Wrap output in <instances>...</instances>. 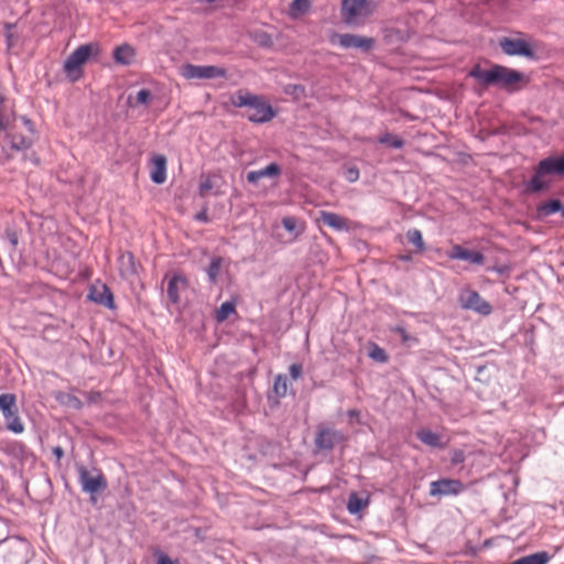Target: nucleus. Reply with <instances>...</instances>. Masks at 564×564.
Instances as JSON below:
<instances>
[{
	"mask_svg": "<svg viewBox=\"0 0 564 564\" xmlns=\"http://www.w3.org/2000/svg\"><path fill=\"white\" fill-rule=\"evenodd\" d=\"M469 76L475 78L482 86H498L509 93L521 89L525 84V77L521 72L502 66L492 65L488 69H484L480 65H475Z\"/></svg>",
	"mask_w": 564,
	"mask_h": 564,
	"instance_id": "nucleus-1",
	"label": "nucleus"
},
{
	"mask_svg": "<svg viewBox=\"0 0 564 564\" xmlns=\"http://www.w3.org/2000/svg\"><path fill=\"white\" fill-rule=\"evenodd\" d=\"M237 107H246V117L256 123H264L275 117V111L263 96L251 94L248 90H238L232 97Z\"/></svg>",
	"mask_w": 564,
	"mask_h": 564,
	"instance_id": "nucleus-2",
	"label": "nucleus"
},
{
	"mask_svg": "<svg viewBox=\"0 0 564 564\" xmlns=\"http://www.w3.org/2000/svg\"><path fill=\"white\" fill-rule=\"evenodd\" d=\"M564 175V156H549L539 162L534 174L528 183V189L538 193L547 189L552 184V175Z\"/></svg>",
	"mask_w": 564,
	"mask_h": 564,
	"instance_id": "nucleus-3",
	"label": "nucleus"
},
{
	"mask_svg": "<svg viewBox=\"0 0 564 564\" xmlns=\"http://www.w3.org/2000/svg\"><path fill=\"white\" fill-rule=\"evenodd\" d=\"M98 44L89 43L78 46L65 61L64 70L72 82L78 80L83 75V65L91 55H98Z\"/></svg>",
	"mask_w": 564,
	"mask_h": 564,
	"instance_id": "nucleus-4",
	"label": "nucleus"
},
{
	"mask_svg": "<svg viewBox=\"0 0 564 564\" xmlns=\"http://www.w3.org/2000/svg\"><path fill=\"white\" fill-rule=\"evenodd\" d=\"M7 131V138L12 150L21 151L32 145L34 128L33 123L28 118H21L20 122L15 120Z\"/></svg>",
	"mask_w": 564,
	"mask_h": 564,
	"instance_id": "nucleus-5",
	"label": "nucleus"
},
{
	"mask_svg": "<svg viewBox=\"0 0 564 564\" xmlns=\"http://www.w3.org/2000/svg\"><path fill=\"white\" fill-rule=\"evenodd\" d=\"M373 8L368 0H343L341 18L348 25H361L371 15Z\"/></svg>",
	"mask_w": 564,
	"mask_h": 564,
	"instance_id": "nucleus-6",
	"label": "nucleus"
},
{
	"mask_svg": "<svg viewBox=\"0 0 564 564\" xmlns=\"http://www.w3.org/2000/svg\"><path fill=\"white\" fill-rule=\"evenodd\" d=\"M0 412L6 422V427L14 434H21L24 431V424L19 416L17 397L13 393L0 394Z\"/></svg>",
	"mask_w": 564,
	"mask_h": 564,
	"instance_id": "nucleus-7",
	"label": "nucleus"
},
{
	"mask_svg": "<svg viewBox=\"0 0 564 564\" xmlns=\"http://www.w3.org/2000/svg\"><path fill=\"white\" fill-rule=\"evenodd\" d=\"M329 42L332 44H338L344 48H359L364 52H369L375 47V39L356 35V34H339V33H333L329 36Z\"/></svg>",
	"mask_w": 564,
	"mask_h": 564,
	"instance_id": "nucleus-8",
	"label": "nucleus"
},
{
	"mask_svg": "<svg viewBox=\"0 0 564 564\" xmlns=\"http://www.w3.org/2000/svg\"><path fill=\"white\" fill-rule=\"evenodd\" d=\"M458 301L463 308L475 311L481 315H489L492 311L491 305L477 291L470 289L463 290Z\"/></svg>",
	"mask_w": 564,
	"mask_h": 564,
	"instance_id": "nucleus-9",
	"label": "nucleus"
},
{
	"mask_svg": "<svg viewBox=\"0 0 564 564\" xmlns=\"http://www.w3.org/2000/svg\"><path fill=\"white\" fill-rule=\"evenodd\" d=\"M465 490V485L458 479L442 478L430 484V495L457 496Z\"/></svg>",
	"mask_w": 564,
	"mask_h": 564,
	"instance_id": "nucleus-10",
	"label": "nucleus"
},
{
	"mask_svg": "<svg viewBox=\"0 0 564 564\" xmlns=\"http://www.w3.org/2000/svg\"><path fill=\"white\" fill-rule=\"evenodd\" d=\"M79 473V481L82 484L83 490L89 494L98 492L107 487V481L104 475L96 470L94 473L89 471L85 467H80L78 469Z\"/></svg>",
	"mask_w": 564,
	"mask_h": 564,
	"instance_id": "nucleus-11",
	"label": "nucleus"
},
{
	"mask_svg": "<svg viewBox=\"0 0 564 564\" xmlns=\"http://www.w3.org/2000/svg\"><path fill=\"white\" fill-rule=\"evenodd\" d=\"M344 434L335 429L330 427H319L316 437L315 445L319 449H333L336 445L345 442Z\"/></svg>",
	"mask_w": 564,
	"mask_h": 564,
	"instance_id": "nucleus-12",
	"label": "nucleus"
},
{
	"mask_svg": "<svg viewBox=\"0 0 564 564\" xmlns=\"http://www.w3.org/2000/svg\"><path fill=\"white\" fill-rule=\"evenodd\" d=\"M499 44L503 53L507 55H519L525 57L533 56V50L531 45L521 39L503 37L500 40Z\"/></svg>",
	"mask_w": 564,
	"mask_h": 564,
	"instance_id": "nucleus-13",
	"label": "nucleus"
},
{
	"mask_svg": "<svg viewBox=\"0 0 564 564\" xmlns=\"http://www.w3.org/2000/svg\"><path fill=\"white\" fill-rule=\"evenodd\" d=\"M447 257L452 260H465L476 265L485 263V256L480 251L466 249L460 245H454L447 252Z\"/></svg>",
	"mask_w": 564,
	"mask_h": 564,
	"instance_id": "nucleus-14",
	"label": "nucleus"
},
{
	"mask_svg": "<svg viewBox=\"0 0 564 564\" xmlns=\"http://www.w3.org/2000/svg\"><path fill=\"white\" fill-rule=\"evenodd\" d=\"M188 282L182 274H173L167 282V297L171 303L178 304L181 302L182 294L187 290Z\"/></svg>",
	"mask_w": 564,
	"mask_h": 564,
	"instance_id": "nucleus-15",
	"label": "nucleus"
},
{
	"mask_svg": "<svg viewBox=\"0 0 564 564\" xmlns=\"http://www.w3.org/2000/svg\"><path fill=\"white\" fill-rule=\"evenodd\" d=\"M3 551V558L8 564H23L25 562L26 545L24 542L7 543Z\"/></svg>",
	"mask_w": 564,
	"mask_h": 564,
	"instance_id": "nucleus-16",
	"label": "nucleus"
},
{
	"mask_svg": "<svg viewBox=\"0 0 564 564\" xmlns=\"http://www.w3.org/2000/svg\"><path fill=\"white\" fill-rule=\"evenodd\" d=\"M150 177L155 184H163L166 181V158L162 154H154L150 162Z\"/></svg>",
	"mask_w": 564,
	"mask_h": 564,
	"instance_id": "nucleus-17",
	"label": "nucleus"
},
{
	"mask_svg": "<svg viewBox=\"0 0 564 564\" xmlns=\"http://www.w3.org/2000/svg\"><path fill=\"white\" fill-rule=\"evenodd\" d=\"M89 299L108 308H115L113 294L106 284L93 286L89 293Z\"/></svg>",
	"mask_w": 564,
	"mask_h": 564,
	"instance_id": "nucleus-18",
	"label": "nucleus"
},
{
	"mask_svg": "<svg viewBox=\"0 0 564 564\" xmlns=\"http://www.w3.org/2000/svg\"><path fill=\"white\" fill-rule=\"evenodd\" d=\"M180 74L186 79H209L212 78V66L184 64L180 67Z\"/></svg>",
	"mask_w": 564,
	"mask_h": 564,
	"instance_id": "nucleus-19",
	"label": "nucleus"
},
{
	"mask_svg": "<svg viewBox=\"0 0 564 564\" xmlns=\"http://www.w3.org/2000/svg\"><path fill=\"white\" fill-rule=\"evenodd\" d=\"M324 225L333 228L337 231L348 230L349 229V221L347 218L326 210L319 212V218H318Z\"/></svg>",
	"mask_w": 564,
	"mask_h": 564,
	"instance_id": "nucleus-20",
	"label": "nucleus"
},
{
	"mask_svg": "<svg viewBox=\"0 0 564 564\" xmlns=\"http://www.w3.org/2000/svg\"><path fill=\"white\" fill-rule=\"evenodd\" d=\"M280 174V165L276 163H271L261 170L248 172L246 178L248 183L256 185L259 183L260 180L264 177H278Z\"/></svg>",
	"mask_w": 564,
	"mask_h": 564,
	"instance_id": "nucleus-21",
	"label": "nucleus"
},
{
	"mask_svg": "<svg viewBox=\"0 0 564 564\" xmlns=\"http://www.w3.org/2000/svg\"><path fill=\"white\" fill-rule=\"evenodd\" d=\"M416 437L430 447L444 448L446 446V444L442 442V436L429 429L416 431Z\"/></svg>",
	"mask_w": 564,
	"mask_h": 564,
	"instance_id": "nucleus-22",
	"label": "nucleus"
},
{
	"mask_svg": "<svg viewBox=\"0 0 564 564\" xmlns=\"http://www.w3.org/2000/svg\"><path fill=\"white\" fill-rule=\"evenodd\" d=\"M135 51L129 44H122L115 48L113 59L121 65H130L134 61Z\"/></svg>",
	"mask_w": 564,
	"mask_h": 564,
	"instance_id": "nucleus-23",
	"label": "nucleus"
},
{
	"mask_svg": "<svg viewBox=\"0 0 564 564\" xmlns=\"http://www.w3.org/2000/svg\"><path fill=\"white\" fill-rule=\"evenodd\" d=\"M15 121L14 113L8 100L0 96V129L8 130L9 127Z\"/></svg>",
	"mask_w": 564,
	"mask_h": 564,
	"instance_id": "nucleus-24",
	"label": "nucleus"
},
{
	"mask_svg": "<svg viewBox=\"0 0 564 564\" xmlns=\"http://www.w3.org/2000/svg\"><path fill=\"white\" fill-rule=\"evenodd\" d=\"M562 209V204L558 199H551L538 206L540 216L546 217Z\"/></svg>",
	"mask_w": 564,
	"mask_h": 564,
	"instance_id": "nucleus-25",
	"label": "nucleus"
},
{
	"mask_svg": "<svg viewBox=\"0 0 564 564\" xmlns=\"http://www.w3.org/2000/svg\"><path fill=\"white\" fill-rule=\"evenodd\" d=\"M368 505L367 500L361 499L358 497L357 494L352 492L349 495L348 502H347V510L351 514H356L360 512L364 508H366Z\"/></svg>",
	"mask_w": 564,
	"mask_h": 564,
	"instance_id": "nucleus-26",
	"label": "nucleus"
},
{
	"mask_svg": "<svg viewBox=\"0 0 564 564\" xmlns=\"http://www.w3.org/2000/svg\"><path fill=\"white\" fill-rule=\"evenodd\" d=\"M236 304L232 301H228L221 304L220 308L216 312L217 322L226 321L230 315L236 314Z\"/></svg>",
	"mask_w": 564,
	"mask_h": 564,
	"instance_id": "nucleus-27",
	"label": "nucleus"
},
{
	"mask_svg": "<svg viewBox=\"0 0 564 564\" xmlns=\"http://www.w3.org/2000/svg\"><path fill=\"white\" fill-rule=\"evenodd\" d=\"M379 142L382 144H387L388 147H391L393 149H401L404 145V141L402 138L391 134V133H384L379 138Z\"/></svg>",
	"mask_w": 564,
	"mask_h": 564,
	"instance_id": "nucleus-28",
	"label": "nucleus"
},
{
	"mask_svg": "<svg viewBox=\"0 0 564 564\" xmlns=\"http://www.w3.org/2000/svg\"><path fill=\"white\" fill-rule=\"evenodd\" d=\"M152 99V94L149 89H141L137 93L134 100L132 97H129V105L130 106H137V105H148Z\"/></svg>",
	"mask_w": 564,
	"mask_h": 564,
	"instance_id": "nucleus-29",
	"label": "nucleus"
},
{
	"mask_svg": "<svg viewBox=\"0 0 564 564\" xmlns=\"http://www.w3.org/2000/svg\"><path fill=\"white\" fill-rule=\"evenodd\" d=\"M409 242L415 245L420 251L424 250V241L422 232L419 229H411L406 232Z\"/></svg>",
	"mask_w": 564,
	"mask_h": 564,
	"instance_id": "nucleus-30",
	"label": "nucleus"
},
{
	"mask_svg": "<svg viewBox=\"0 0 564 564\" xmlns=\"http://www.w3.org/2000/svg\"><path fill=\"white\" fill-rule=\"evenodd\" d=\"M311 7L310 0H293L290 7L292 14H303Z\"/></svg>",
	"mask_w": 564,
	"mask_h": 564,
	"instance_id": "nucleus-31",
	"label": "nucleus"
},
{
	"mask_svg": "<svg viewBox=\"0 0 564 564\" xmlns=\"http://www.w3.org/2000/svg\"><path fill=\"white\" fill-rule=\"evenodd\" d=\"M369 357L379 362L388 361V355H387L386 350L383 348L379 347L378 345H372V347L369 351Z\"/></svg>",
	"mask_w": 564,
	"mask_h": 564,
	"instance_id": "nucleus-32",
	"label": "nucleus"
},
{
	"mask_svg": "<svg viewBox=\"0 0 564 564\" xmlns=\"http://www.w3.org/2000/svg\"><path fill=\"white\" fill-rule=\"evenodd\" d=\"M273 388L276 394L285 395L288 391L286 377L282 375L276 376Z\"/></svg>",
	"mask_w": 564,
	"mask_h": 564,
	"instance_id": "nucleus-33",
	"label": "nucleus"
},
{
	"mask_svg": "<svg viewBox=\"0 0 564 564\" xmlns=\"http://www.w3.org/2000/svg\"><path fill=\"white\" fill-rule=\"evenodd\" d=\"M394 333H397L401 337V340L403 343H409V341L416 343L417 341V338L408 334V332L403 327H395Z\"/></svg>",
	"mask_w": 564,
	"mask_h": 564,
	"instance_id": "nucleus-34",
	"label": "nucleus"
},
{
	"mask_svg": "<svg viewBox=\"0 0 564 564\" xmlns=\"http://www.w3.org/2000/svg\"><path fill=\"white\" fill-rule=\"evenodd\" d=\"M465 458H466V456H465L464 451H462V449H454L453 453H452L451 463L453 465H458V464L464 463Z\"/></svg>",
	"mask_w": 564,
	"mask_h": 564,
	"instance_id": "nucleus-35",
	"label": "nucleus"
},
{
	"mask_svg": "<svg viewBox=\"0 0 564 564\" xmlns=\"http://www.w3.org/2000/svg\"><path fill=\"white\" fill-rule=\"evenodd\" d=\"M345 178L350 183L356 182L359 178V170L357 167L346 169Z\"/></svg>",
	"mask_w": 564,
	"mask_h": 564,
	"instance_id": "nucleus-36",
	"label": "nucleus"
},
{
	"mask_svg": "<svg viewBox=\"0 0 564 564\" xmlns=\"http://www.w3.org/2000/svg\"><path fill=\"white\" fill-rule=\"evenodd\" d=\"M282 225L288 231H293L296 227V220L294 217H284Z\"/></svg>",
	"mask_w": 564,
	"mask_h": 564,
	"instance_id": "nucleus-37",
	"label": "nucleus"
},
{
	"mask_svg": "<svg viewBox=\"0 0 564 564\" xmlns=\"http://www.w3.org/2000/svg\"><path fill=\"white\" fill-rule=\"evenodd\" d=\"M290 375L294 380L302 376V366L300 364H292L290 366Z\"/></svg>",
	"mask_w": 564,
	"mask_h": 564,
	"instance_id": "nucleus-38",
	"label": "nucleus"
},
{
	"mask_svg": "<svg viewBox=\"0 0 564 564\" xmlns=\"http://www.w3.org/2000/svg\"><path fill=\"white\" fill-rule=\"evenodd\" d=\"M158 564H174V562L165 554H160L158 557Z\"/></svg>",
	"mask_w": 564,
	"mask_h": 564,
	"instance_id": "nucleus-39",
	"label": "nucleus"
},
{
	"mask_svg": "<svg viewBox=\"0 0 564 564\" xmlns=\"http://www.w3.org/2000/svg\"><path fill=\"white\" fill-rule=\"evenodd\" d=\"M210 189V184H209V181L206 180L202 185H200V195L202 196H206L208 194V191Z\"/></svg>",
	"mask_w": 564,
	"mask_h": 564,
	"instance_id": "nucleus-40",
	"label": "nucleus"
},
{
	"mask_svg": "<svg viewBox=\"0 0 564 564\" xmlns=\"http://www.w3.org/2000/svg\"><path fill=\"white\" fill-rule=\"evenodd\" d=\"M203 269L206 271V273L212 278V259H207L203 263Z\"/></svg>",
	"mask_w": 564,
	"mask_h": 564,
	"instance_id": "nucleus-41",
	"label": "nucleus"
},
{
	"mask_svg": "<svg viewBox=\"0 0 564 564\" xmlns=\"http://www.w3.org/2000/svg\"><path fill=\"white\" fill-rule=\"evenodd\" d=\"M196 219H198L200 221H207L208 220L207 210L204 209L200 213H197L196 214Z\"/></svg>",
	"mask_w": 564,
	"mask_h": 564,
	"instance_id": "nucleus-42",
	"label": "nucleus"
},
{
	"mask_svg": "<svg viewBox=\"0 0 564 564\" xmlns=\"http://www.w3.org/2000/svg\"><path fill=\"white\" fill-rule=\"evenodd\" d=\"M347 415H348L350 419H356L357 421L359 420V411H358V410H356V409L348 410V411H347Z\"/></svg>",
	"mask_w": 564,
	"mask_h": 564,
	"instance_id": "nucleus-43",
	"label": "nucleus"
},
{
	"mask_svg": "<svg viewBox=\"0 0 564 564\" xmlns=\"http://www.w3.org/2000/svg\"><path fill=\"white\" fill-rule=\"evenodd\" d=\"M213 74H214V78L218 77V76H224L225 75V69L218 68V67L214 66Z\"/></svg>",
	"mask_w": 564,
	"mask_h": 564,
	"instance_id": "nucleus-44",
	"label": "nucleus"
},
{
	"mask_svg": "<svg viewBox=\"0 0 564 564\" xmlns=\"http://www.w3.org/2000/svg\"><path fill=\"white\" fill-rule=\"evenodd\" d=\"M53 453L55 454V456H56L58 459H59V458H62V457H63V455H64V452H63V449H62L59 446L55 447V448L53 449Z\"/></svg>",
	"mask_w": 564,
	"mask_h": 564,
	"instance_id": "nucleus-45",
	"label": "nucleus"
},
{
	"mask_svg": "<svg viewBox=\"0 0 564 564\" xmlns=\"http://www.w3.org/2000/svg\"><path fill=\"white\" fill-rule=\"evenodd\" d=\"M213 267H214V269H216L217 267H219V260H215V259H214Z\"/></svg>",
	"mask_w": 564,
	"mask_h": 564,
	"instance_id": "nucleus-46",
	"label": "nucleus"
},
{
	"mask_svg": "<svg viewBox=\"0 0 564 564\" xmlns=\"http://www.w3.org/2000/svg\"><path fill=\"white\" fill-rule=\"evenodd\" d=\"M561 210H562V216L564 217V208H562Z\"/></svg>",
	"mask_w": 564,
	"mask_h": 564,
	"instance_id": "nucleus-47",
	"label": "nucleus"
},
{
	"mask_svg": "<svg viewBox=\"0 0 564 564\" xmlns=\"http://www.w3.org/2000/svg\"><path fill=\"white\" fill-rule=\"evenodd\" d=\"M214 1V4H216L218 2V0H213Z\"/></svg>",
	"mask_w": 564,
	"mask_h": 564,
	"instance_id": "nucleus-48",
	"label": "nucleus"
}]
</instances>
